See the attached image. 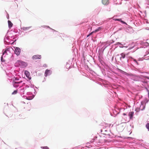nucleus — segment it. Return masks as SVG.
Listing matches in <instances>:
<instances>
[{"mask_svg":"<svg viewBox=\"0 0 149 149\" xmlns=\"http://www.w3.org/2000/svg\"><path fill=\"white\" fill-rule=\"evenodd\" d=\"M41 58V55L37 54L33 56L32 58L33 60H36L38 59H40Z\"/></svg>","mask_w":149,"mask_h":149,"instance_id":"nucleus-1","label":"nucleus"},{"mask_svg":"<svg viewBox=\"0 0 149 149\" xmlns=\"http://www.w3.org/2000/svg\"><path fill=\"white\" fill-rule=\"evenodd\" d=\"M15 53L18 56L19 55L20 52V49L18 47H16L15 49Z\"/></svg>","mask_w":149,"mask_h":149,"instance_id":"nucleus-2","label":"nucleus"},{"mask_svg":"<svg viewBox=\"0 0 149 149\" xmlns=\"http://www.w3.org/2000/svg\"><path fill=\"white\" fill-rule=\"evenodd\" d=\"M25 75L27 78L29 80L31 79V77L30 74L29 72L27 71H25L24 72Z\"/></svg>","mask_w":149,"mask_h":149,"instance_id":"nucleus-3","label":"nucleus"},{"mask_svg":"<svg viewBox=\"0 0 149 149\" xmlns=\"http://www.w3.org/2000/svg\"><path fill=\"white\" fill-rule=\"evenodd\" d=\"M134 112L133 111L130 112L129 113L128 116L130 119H132L133 116Z\"/></svg>","mask_w":149,"mask_h":149,"instance_id":"nucleus-4","label":"nucleus"},{"mask_svg":"<svg viewBox=\"0 0 149 149\" xmlns=\"http://www.w3.org/2000/svg\"><path fill=\"white\" fill-rule=\"evenodd\" d=\"M102 3L104 5H107L109 3V0H102Z\"/></svg>","mask_w":149,"mask_h":149,"instance_id":"nucleus-5","label":"nucleus"},{"mask_svg":"<svg viewBox=\"0 0 149 149\" xmlns=\"http://www.w3.org/2000/svg\"><path fill=\"white\" fill-rule=\"evenodd\" d=\"M8 23L9 27L10 28L12 27L13 26V24L11 22L10 20H8Z\"/></svg>","mask_w":149,"mask_h":149,"instance_id":"nucleus-6","label":"nucleus"},{"mask_svg":"<svg viewBox=\"0 0 149 149\" xmlns=\"http://www.w3.org/2000/svg\"><path fill=\"white\" fill-rule=\"evenodd\" d=\"M14 85L15 87H17L18 86H16L15 84H19L21 82H22V81H14Z\"/></svg>","mask_w":149,"mask_h":149,"instance_id":"nucleus-7","label":"nucleus"},{"mask_svg":"<svg viewBox=\"0 0 149 149\" xmlns=\"http://www.w3.org/2000/svg\"><path fill=\"white\" fill-rule=\"evenodd\" d=\"M50 72V70H46L45 72V75L46 76H47L48 74V73Z\"/></svg>","mask_w":149,"mask_h":149,"instance_id":"nucleus-8","label":"nucleus"},{"mask_svg":"<svg viewBox=\"0 0 149 149\" xmlns=\"http://www.w3.org/2000/svg\"><path fill=\"white\" fill-rule=\"evenodd\" d=\"M30 27H23L22 29L24 31H26L29 30Z\"/></svg>","mask_w":149,"mask_h":149,"instance_id":"nucleus-9","label":"nucleus"},{"mask_svg":"<svg viewBox=\"0 0 149 149\" xmlns=\"http://www.w3.org/2000/svg\"><path fill=\"white\" fill-rule=\"evenodd\" d=\"M9 51V49L8 48H6V50L3 52V55L5 53H7V52L8 51Z\"/></svg>","mask_w":149,"mask_h":149,"instance_id":"nucleus-10","label":"nucleus"},{"mask_svg":"<svg viewBox=\"0 0 149 149\" xmlns=\"http://www.w3.org/2000/svg\"><path fill=\"white\" fill-rule=\"evenodd\" d=\"M121 57H120V59H121V57L123 58H125V55L124 53H121Z\"/></svg>","mask_w":149,"mask_h":149,"instance_id":"nucleus-11","label":"nucleus"},{"mask_svg":"<svg viewBox=\"0 0 149 149\" xmlns=\"http://www.w3.org/2000/svg\"><path fill=\"white\" fill-rule=\"evenodd\" d=\"M101 29V28L100 27H99L98 28L96 29L93 32H94V33L96 32H97L98 31L100 30Z\"/></svg>","mask_w":149,"mask_h":149,"instance_id":"nucleus-12","label":"nucleus"},{"mask_svg":"<svg viewBox=\"0 0 149 149\" xmlns=\"http://www.w3.org/2000/svg\"><path fill=\"white\" fill-rule=\"evenodd\" d=\"M17 90H15L12 93V95H15L17 93Z\"/></svg>","mask_w":149,"mask_h":149,"instance_id":"nucleus-13","label":"nucleus"},{"mask_svg":"<svg viewBox=\"0 0 149 149\" xmlns=\"http://www.w3.org/2000/svg\"><path fill=\"white\" fill-rule=\"evenodd\" d=\"M146 128L149 130V123H147L146 125Z\"/></svg>","mask_w":149,"mask_h":149,"instance_id":"nucleus-14","label":"nucleus"},{"mask_svg":"<svg viewBox=\"0 0 149 149\" xmlns=\"http://www.w3.org/2000/svg\"><path fill=\"white\" fill-rule=\"evenodd\" d=\"M43 149H49V148L47 146H45L42 147Z\"/></svg>","mask_w":149,"mask_h":149,"instance_id":"nucleus-15","label":"nucleus"},{"mask_svg":"<svg viewBox=\"0 0 149 149\" xmlns=\"http://www.w3.org/2000/svg\"><path fill=\"white\" fill-rule=\"evenodd\" d=\"M18 79H19L18 78H15V80H14V81H17V80H18Z\"/></svg>","mask_w":149,"mask_h":149,"instance_id":"nucleus-16","label":"nucleus"},{"mask_svg":"<svg viewBox=\"0 0 149 149\" xmlns=\"http://www.w3.org/2000/svg\"><path fill=\"white\" fill-rule=\"evenodd\" d=\"M121 19H116L115 20H117L118 21H120Z\"/></svg>","mask_w":149,"mask_h":149,"instance_id":"nucleus-17","label":"nucleus"},{"mask_svg":"<svg viewBox=\"0 0 149 149\" xmlns=\"http://www.w3.org/2000/svg\"><path fill=\"white\" fill-rule=\"evenodd\" d=\"M93 33H94V32L93 31V32H92L91 33H90L89 34V35H90V36H91V35Z\"/></svg>","mask_w":149,"mask_h":149,"instance_id":"nucleus-18","label":"nucleus"},{"mask_svg":"<svg viewBox=\"0 0 149 149\" xmlns=\"http://www.w3.org/2000/svg\"><path fill=\"white\" fill-rule=\"evenodd\" d=\"M21 64L25 63L24 62L22 61H19Z\"/></svg>","mask_w":149,"mask_h":149,"instance_id":"nucleus-19","label":"nucleus"},{"mask_svg":"<svg viewBox=\"0 0 149 149\" xmlns=\"http://www.w3.org/2000/svg\"><path fill=\"white\" fill-rule=\"evenodd\" d=\"M145 77L147 79H149V77L146 76Z\"/></svg>","mask_w":149,"mask_h":149,"instance_id":"nucleus-20","label":"nucleus"},{"mask_svg":"<svg viewBox=\"0 0 149 149\" xmlns=\"http://www.w3.org/2000/svg\"><path fill=\"white\" fill-rule=\"evenodd\" d=\"M97 137H95V138L93 139V141H94V140H95V139H97Z\"/></svg>","mask_w":149,"mask_h":149,"instance_id":"nucleus-21","label":"nucleus"},{"mask_svg":"<svg viewBox=\"0 0 149 149\" xmlns=\"http://www.w3.org/2000/svg\"><path fill=\"white\" fill-rule=\"evenodd\" d=\"M118 69V70L120 71V72H123V71L122 70H120V69Z\"/></svg>","mask_w":149,"mask_h":149,"instance_id":"nucleus-22","label":"nucleus"},{"mask_svg":"<svg viewBox=\"0 0 149 149\" xmlns=\"http://www.w3.org/2000/svg\"><path fill=\"white\" fill-rule=\"evenodd\" d=\"M119 56V55H117L116 56V57H118V56Z\"/></svg>","mask_w":149,"mask_h":149,"instance_id":"nucleus-23","label":"nucleus"},{"mask_svg":"<svg viewBox=\"0 0 149 149\" xmlns=\"http://www.w3.org/2000/svg\"><path fill=\"white\" fill-rule=\"evenodd\" d=\"M90 36V35H89L88 34V35L87 36V37H88V36Z\"/></svg>","mask_w":149,"mask_h":149,"instance_id":"nucleus-24","label":"nucleus"},{"mask_svg":"<svg viewBox=\"0 0 149 149\" xmlns=\"http://www.w3.org/2000/svg\"><path fill=\"white\" fill-rule=\"evenodd\" d=\"M2 58H3V57H2H2H1V60H2Z\"/></svg>","mask_w":149,"mask_h":149,"instance_id":"nucleus-25","label":"nucleus"},{"mask_svg":"<svg viewBox=\"0 0 149 149\" xmlns=\"http://www.w3.org/2000/svg\"><path fill=\"white\" fill-rule=\"evenodd\" d=\"M121 22H123V21H121Z\"/></svg>","mask_w":149,"mask_h":149,"instance_id":"nucleus-26","label":"nucleus"},{"mask_svg":"<svg viewBox=\"0 0 149 149\" xmlns=\"http://www.w3.org/2000/svg\"><path fill=\"white\" fill-rule=\"evenodd\" d=\"M124 114V115H126L125 113H124V114Z\"/></svg>","mask_w":149,"mask_h":149,"instance_id":"nucleus-27","label":"nucleus"},{"mask_svg":"<svg viewBox=\"0 0 149 149\" xmlns=\"http://www.w3.org/2000/svg\"><path fill=\"white\" fill-rule=\"evenodd\" d=\"M91 141V142L92 141Z\"/></svg>","mask_w":149,"mask_h":149,"instance_id":"nucleus-28","label":"nucleus"}]
</instances>
